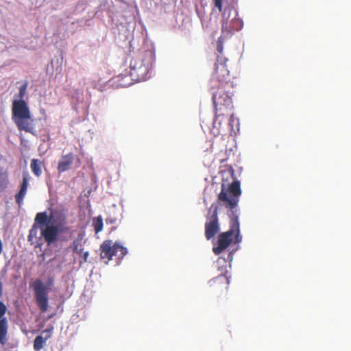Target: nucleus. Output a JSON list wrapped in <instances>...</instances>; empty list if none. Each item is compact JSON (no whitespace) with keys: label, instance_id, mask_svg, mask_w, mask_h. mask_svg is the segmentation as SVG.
<instances>
[{"label":"nucleus","instance_id":"nucleus-1","mask_svg":"<svg viewBox=\"0 0 351 351\" xmlns=\"http://www.w3.org/2000/svg\"><path fill=\"white\" fill-rule=\"evenodd\" d=\"M222 184L221 189L218 195V200L221 202L226 208L232 211L230 219V227L229 230L221 232L217 237V245L213 248L216 255L220 254L226 250L233 242L234 243L241 242L242 237L240 234V226L239 217L234 210L238 206L239 198L241 195L240 182L237 180L233 167L231 165H226L221 170Z\"/></svg>","mask_w":351,"mask_h":351},{"label":"nucleus","instance_id":"nucleus-2","mask_svg":"<svg viewBox=\"0 0 351 351\" xmlns=\"http://www.w3.org/2000/svg\"><path fill=\"white\" fill-rule=\"evenodd\" d=\"M228 59L218 56L215 64V71L210 81V87L213 94V101L215 110L221 111H232V96L234 84L227 68Z\"/></svg>","mask_w":351,"mask_h":351},{"label":"nucleus","instance_id":"nucleus-3","mask_svg":"<svg viewBox=\"0 0 351 351\" xmlns=\"http://www.w3.org/2000/svg\"><path fill=\"white\" fill-rule=\"evenodd\" d=\"M48 210H49V223L51 221L52 225L41 227V234L45 241L50 245L58 240V236L62 233L66 234L69 237H62L60 240L67 241L72 235V231L67 224L64 208L59 206L55 208L51 206Z\"/></svg>","mask_w":351,"mask_h":351},{"label":"nucleus","instance_id":"nucleus-4","mask_svg":"<svg viewBox=\"0 0 351 351\" xmlns=\"http://www.w3.org/2000/svg\"><path fill=\"white\" fill-rule=\"evenodd\" d=\"M27 89V83L19 88V100L12 103V119L19 130L34 134V120L27 103L23 99Z\"/></svg>","mask_w":351,"mask_h":351},{"label":"nucleus","instance_id":"nucleus-5","mask_svg":"<svg viewBox=\"0 0 351 351\" xmlns=\"http://www.w3.org/2000/svg\"><path fill=\"white\" fill-rule=\"evenodd\" d=\"M154 53L152 51H145L130 62V74L137 81H145L149 76V72L154 60Z\"/></svg>","mask_w":351,"mask_h":351},{"label":"nucleus","instance_id":"nucleus-6","mask_svg":"<svg viewBox=\"0 0 351 351\" xmlns=\"http://www.w3.org/2000/svg\"><path fill=\"white\" fill-rule=\"evenodd\" d=\"M53 285V278H49L47 285H45L40 279L35 280L30 285L32 288L36 303L42 313L47 311L49 307V296L50 287Z\"/></svg>","mask_w":351,"mask_h":351},{"label":"nucleus","instance_id":"nucleus-7","mask_svg":"<svg viewBox=\"0 0 351 351\" xmlns=\"http://www.w3.org/2000/svg\"><path fill=\"white\" fill-rule=\"evenodd\" d=\"M127 254L126 247L117 242L114 243L112 240H106L100 245V258L103 260L106 259V263L112 260L114 256H117L119 259H122Z\"/></svg>","mask_w":351,"mask_h":351},{"label":"nucleus","instance_id":"nucleus-8","mask_svg":"<svg viewBox=\"0 0 351 351\" xmlns=\"http://www.w3.org/2000/svg\"><path fill=\"white\" fill-rule=\"evenodd\" d=\"M48 224L49 219L47 213H37L34 219V223L30 229L27 237L28 241L31 244L36 243V246H41L43 243V239H44L41 234V227H46Z\"/></svg>","mask_w":351,"mask_h":351},{"label":"nucleus","instance_id":"nucleus-9","mask_svg":"<svg viewBox=\"0 0 351 351\" xmlns=\"http://www.w3.org/2000/svg\"><path fill=\"white\" fill-rule=\"evenodd\" d=\"M232 8H225L222 13V34L225 36L230 35L234 31H239L243 27V21L237 17V13L230 19Z\"/></svg>","mask_w":351,"mask_h":351},{"label":"nucleus","instance_id":"nucleus-10","mask_svg":"<svg viewBox=\"0 0 351 351\" xmlns=\"http://www.w3.org/2000/svg\"><path fill=\"white\" fill-rule=\"evenodd\" d=\"M217 207L213 205L211 206L209 213H212L210 216V219L205 223V237L207 240L212 239L219 230V224L218 222L217 216Z\"/></svg>","mask_w":351,"mask_h":351},{"label":"nucleus","instance_id":"nucleus-11","mask_svg":"<svg viewBox=\"0 0 351 351\" xmlns=\"http://www.w3.org/2000/svg\"><path fill=\"white\" fill-rule=\"evenodd\" d=\"M215 117L213 121V132L215 135L223 134L227 130V118L232 114V111H221L219 112L215 110Z\"/></svg>","mask_w":351,"mask_h":351},{"label":"nucleus","instance_id":"nucleus-12","mask_svg":"<svg viewBox=\"0 0 351 351\" xmlns=\"http://www.w3.org/2000/svg\"><path fill=\"white\" fill-rule=\"evenodd\" d=\"M209 286L212 290L216 293L222 294L225 293L230 284V279L227 276V271L225 273H221L217 277L211 279L209 282Z\"/></svg>","mask_w":351,"mask_h":351},{"label":"nucleus","instance_id":"nucleus-13","mask_svg":"<svg viewBox=\"0 0 351 351\" xmlns=\"http://www.w3.org/2000/svg\"><path fill=\"white\" fill-rule=\"evenodd\" d=\"M7 311L5 304L0 301V343L5 345L7 341L8 322L4 315Z\"/></svg>","mask_w":351,"mask_h":351},{"label":"nucleus","instance_id":"nucleus-14","mask_svg":"<svg viewBox=\"0 0 351 351\" xmlns=\"http://www.w3.org/2000/svg\"><path fill=\"white\" fill-rule=\"evenodd\" d=\"M73 161L74 154L72 152L62 155L57 166L58 173H62L70 169Z\"/></svg>","mask_w":351,"mask_h":351},{"label":"nucleus","instance_id":"nucleus-15","mask_svg":"<svg viewBox=\"0 0 351 351\" xmlns=\"http://www.w3.org/2000/svg\"><path fill=\"white\" fill-rule=\"evenodd\" d=\"M28 178L27 176L25 175L23 177L22 183L21 184L20 190L18 193L15 195V200L19 207L21 206L23 202V199L27 193L28 187Z\"/></svg>","mask_w":351,"mask_h":351},{"label":"nucleus","instance_id":"nucleus-16","mask_svg":"<svg viewBox=\"0 0 351 351\" xmlns=\"http://www.w3.org/2000/svg\"><path fill=\"white\" fill-rule=\"evenodd\" d=\"M227 119L226 132H228L230 135L236 134L239 131V121L238 119L234 117L233 110Z\"/></svg>","mask_w":351,"mask_h":351},{"label":"nucleus","instance_id":"nucleus-17","mask_svg":"<svg viewBox=\"0 0 351 351\" xmlns=\"http://www.w3.org/2000/svg\"><path fill=\"white\" fill-rule=\"evenodd\" d=\"M52 329H47L43 333H47V335L43 338L41 335L37 336L34 341V348L36 351H39L43 348L44 343L46 340L51 337Z\"/></svg>","mask_w":351,"mask_h":351},{"label":"nucleus","instance_id":"nucleus-18","mask_svg":"<svg viewBox=\"0 0 351 351\" xmlns=\"http://www.w3.org/2000/svg\"><path fill=\"white\" fill-rule=\"evenodd\" d=\"M43 162L38 159H32L30 163V167L33 173L36 177H40L42 175V167H43Z\"/></svg>","mask_w":351,"mask_h":351},{"label":"nucleus","instance_id":"nucleus-19","mask_svg":"<svg viewBox=\"0 0 351 351\" xmlns=\"http://www.w3.org/2000/svg\"><path fill=\"white\" fill-rule=\"evenodd\" d=\"M119 218L118 215L114 213H109L107 218L106 219V223L107 225L110 224L113 226L112 229H115L119 223Z\"/></svg>","mask_w":351,"mask_h":351},{"label":"nucleus","instance_id":"nucleus-20","mask_svg":"<svg viewBox=\"0 0 351 351\" xmlns=\"http://www.w3.org/2000/svg\"><path fill=\"white\" fill-rule=\"evenodd\" d=\"M103 219L101 215H99L97 217L93 218V226L94 228L95 233L101 232L103 230Z\"/></svg>","mask_w":351,"mask_h":351},{"label":"nucleus","instance_id":"nucleus-21","mask_svg":"<svg viewBox=\"0 0 351 351\" xmlns=\"http://www.w3.org/2000/svg\"><path fill=\"white\" fill-rule=\"evenodd\" d=\"M72 247L73 252L77 254L78 255H81L82 254L84 246L81 241L78 239L74 240L72 243Z\"/></svg>","mask_w":351,"mask_h":351},{"label":"nucleus","instance_id":"nucleus-22","mask_svg":"<svg viewBox=\"0 0 351 351\" xmlns=\"http://www.w3.org/2000/svg\"><path fill=\"white\" fill-rule=\"evenodd\" d=\"M8 183V174L4 172H0V191H3L7 187Z\"/></svg>","mask_w":351,"mask_h":351},{"label":"nucleus","instance_id":"nucleus-23","mask_svg":"<svg viewBox=\"0 0 351 351\" xmlns=\"http://www.w3.org/2000/svg\"><path fill=\"white\" fill-rule=\"evenodd\" d=\"M223 36H225L224 35H221L217 40V49L219 53H222L223 52Z\"/></svg>","mask_w":351,"mask_h":351},{"label":"nucleus","instance_id":"nucleus-24","mask_svg":"<svg viewBox=\"0 0 351 351\" xmlns=\"http://www.w3.org/2000/svg\"><path fill=\"white\" fill-rule=\"evenodd\" d=\"M213 1L215 3V6L218 8L219 11L222 12V9H223L222 0H213Z\"/></svg>","mask_w":351,"mask_h":351},{"label":"nucleus","instance_id":"nucleus-25","mask_svg":"<svg viewBox=\"0 0 351 351\" xmlns=\"http://www.w3.org/2000/svg\"><path fill=\"white\" fill-rule=\"evenodd\" d=\"M88 255H89L88 252H85L84 253L82 252V254L80 255V256H82L84 262H86L87 261Z\"/></svg>","mask_w":351,"mask_h":351}]
</instances>
